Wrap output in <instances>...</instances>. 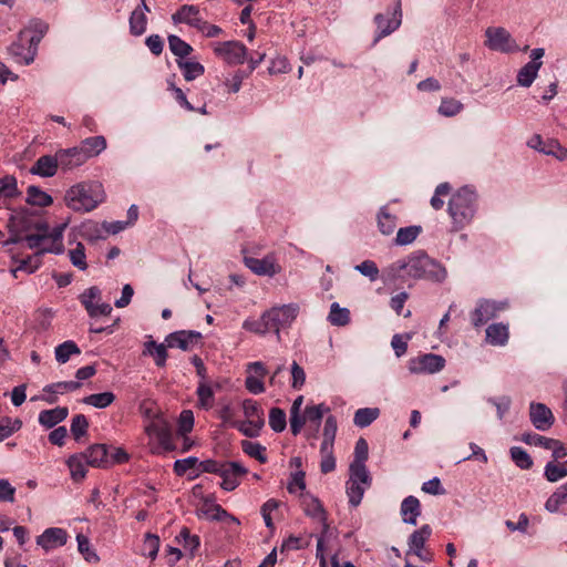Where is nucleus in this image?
<instances>
[{"mask_svg":"<svg viewBox=\"0 0 567 567\" xmlns=\"http://www.w3.org/2000/svg\"><path fill=\"white\" fill-rule=\"evenodd\" d=\"M176 63L186 81H193L205 72L204 65L196 61L176 60Z\"/></svg>","mask_w":567,"mask_h":567,"instance_id":"4c0bfd02","label":"nucleus"},{"mask_svg":"<svg viewBox=\"0 0 567 567\" xmlns=\"http://www.w3.org/2000/svg\"><path fill=\"white\" fill-rule=\"evenodd\" d=\"M69 257L72 265L80 270H85L87 268L85 248L83 244L78 243L76 247L69 251Z\"/></svg>","mask_w":567,"mask_h":567,"instance_id":"e2e57ef3","label":"nucleus"},{"mask_svg":"<svg viewBox=\"0 0 567 567\" xmlns=\"http://www.w3.org/2000/svg\"><path fill=\"white\" fill-rule=\"evenodd\" d=\"M522 440L526 444L540 446L546 450L550 449V444H556L555 439L546 437L536 433H526L523 435Z\"/></svg>","mask_w":567,"mask_h":567,"instance_id":"0e129e2a","label":"nucleus"},{"mask_svg":"<svg viewBox=\"0 0 567 567\" xmlns=\"http://www.w3.org/2000/svg\"><path fill=\"white\" fill-rule=\"evenodd\" d=\"M368 455H369L368 442L363 437H360L355 443L354 460L350 464L349 468L368 471V468L365 466V461L368 460Z\"/></svg>","mask_w":567,"mask_h":567,"instance_id":"c9c22d12","label":"nucleus"},{"mask_svg":"<svg viewBox=\"0 0 567 567\" xmlns=\"http://www.w3.org/2000/svg\"><path fill=\"white\" fill-rule=\"evenodd\" d=\"M463 110V104L455 99H442L439 113L443 116H454Z\"/></svg>","mask_w":567,"mask_h":567,"instance_id":"680f3d73","label":"nucleus"},{"mask_svg":"<svg viewBox=\"0 0 567 567\" xmlns=\"http://www.w3.org/2000/svg\"><path fill=\"white\" fill-rule=\"evenodd\" d=\"M545 54L543 48L533 49L530 61L526 63L517 73V83L523 87H529L537 78L538 71L543 65L542 59Z\"/></svg>","mask_w":567,"mask_h":567,"instance_id":"f8f14e48","label":"nucleus"},{"mask_svg":"<svg viewBox=\"0 0 567 567\" xmlns=\"http://www.w3.org/2000/svg\"><path fill=\"white\" fill-rule=\"evenodd\" d=\"M329 411L330 409L326 406L323 403L317 405H307L305 409L303 416L306 419V422H309L316 426L317 431L321 424L323 413Z\"/></svg>","mask_w":567,"mask_h":567,"instance_id":"a18cd8bd","label":"nucleus"},{"mask_svg":"<svg viewBox=\"0 0 567 567\" xmlns=\"http://www.w3.org/2000/svg\"><path fill=\"white\" fill-rule=\"evenodd\" d=\"M486 47L491 50L498 51L502 53H512L519 50L516 41L513 39L511 33L502 27H489L485 31Z\"/></svg>","mask_w":567,"mask_h":567,"instance_id":"1a4fd4ad","label":"nucleus"},{"mask_svg":"<svg viewBox=\"0 0 567 567\" xmlns=\"http://www.w3.org/2000/svg\"><path fill=\"white\" fill-rule=\"evenodd\" d=\"M115 401L113 392L106 391L102 393H94L82 399L84 404L94 406L96 409H105Z\"/></svg>","mask_w":567,"mask_h":567,"instance_id":"79ce46f5","label":"nucleus"},{"mask_svg":"<svg viewBox=\"0 0 567 567\" xmlns=\"http://www.w3.org/2000/svg\"><path fill=\"white\" fill-rule=\"evenodd\" d=\"M168 47L176 60H185L193 52L192 45L175 34L168 35Z\"/></svg>","mask_w":567,"mask_h":567,"instance_id":"ea45409f","label":"nucleus"},{"mask_svg":"<svg viewBox=\"0 0 567 567\" xmlns=\"http://www.w3.org/2000/svg\"><path fill=\"white\" fill-rule=\"evenodd\" d=\"M196 465H199V461L195 456L176 460L174 463V472L177 476H184L188 470H193Z\"/></svg>","mask_w":567,"mask_h":567,"instance_id":"338daca9","label":"nucleus"},{"mask_svg":"<svg viewBox=\"0 0 567 567\" xmlns=\"http://www.w3.org/2000/svg\"><path fill=\"white\" fill-rule=\"evenodd\" d=\"M372 478L369 471L349 468V480L347 481L346 492L351 506L357 507L370 487Z\"/></svg>","mask_w":567,"mask_h":567,"instance_id":"0eeeda50","label":"nucleus"},{"mask_svg":"<svg viewBox=\"0 0 567 567\" xmlns=\"http://www.w3.org/2000/svg\"><path fill=\"white\" fill-rule=\"evenodd\" d=\"M166 343H156L154 340H150L144 344V355H151L157 367H165L167 360Z\"/></svg>","mask_w":567,"mask_h":567,"instance_id":"7c9ffc66","label":"nucleus"},{"mask_svg":"<svg viewBox=\"0 0 567 567\" xmlns=\"http://www.w3.org/2000/svg\"><path fill=\"white\" fill-rule=\"evenodd\" d=\"M49 25L41 19L33 18L29 21L28 25L21 31H27L30 38L29 42H33L39 47V43L48 32Z\"/></svg>","mask_w":567,"mask_h":567,"instance_id":"473e14b6","label":"nucleus"},{"mask_svg":"<svg viewBox=\"0 0 567 567\" xmlns=\"http://www.w3.org/2000/svg\"><path fill=\"white\" fill-rule=\"evenodd\" d=\"M27 203L33 206L47 207L53 203V199L38 186L32 185L27 189Z\"/></svg>","mask_w":567,"mask_h":567,"instance_id":"58836bf2","label":"nucleus"},{"mask_svg":"<svg viewBox=\"0 0 567 567\" xmlns=\"http://www.w3.org/2000/svg\"><path fill=\"white\" fill-rule=\"evenodd\" d=\"M214 52L228 64H243L246 60L247 49L238 41L217 42Z\"/></svg>","mask_w":567,"mask_h":567,"instance_id":"ddd939ff","label":"nucleus"},{"mask_svg":"<svg viewBox=\"0 0 567 567\" xmlns=\"http://www.w3.org/2000/svg\"><path fill=\"white\" fill-rule=\"evenodd\" d=\"M511 457L513 462L522 470H529L533 466L530 455L519 446L511 447Z\"/></svg>","mask_w":567,"mask_h":567,"instance_id":"5fc2aeb1","label":"nucleus"},{"mask_svg":"<svg viewBox=\"0 0 567 567\" xmlns=\"http://www.w3.org/2000/svg\"><path fill=\"white\" fill-rule=\"evenodd\" d=\"M423 272L424 277H422V279H427L435 282H441L446 278L445 268L436 260L430 258L426 254Z\"/></svg>","mask_w":567,"mask_h":567,"instance_id":"2f4dec72","label":"nucleus"},{"mask_svg":"<svg viewBox=\"0 0 567 567\" xmlns=\"http://www.w3.org/2000/svg\"><path fill=\"white\" fill-rule=\"evenodd\" d=\"M81 454L84 456L86 464L92 467L106 468L111 465L105 444H93Z\"/></svg>","mask_w":567,"mask_h":567,"instance_id":"aec40b11","label":"nucleus"},{"mask_svg":"<svg viewBox=\"0 0 567 567\" xmlns=\"http://www.w3.org/2000/svg\"><path fill=\"white\" fill-rule=\"evenodd\" d=\"M29 40L28 32L20 31L17 40L7 48L8 54L14 62L29 65L34 61L39 47Z\"/></svg>","mask_w":567,"mask_h":567,"instance_id":"423d86ee","label":"nucleus"},{"mask_svg":"<svg viewBox=\"0 0 567 567\" xmlns=\"http://www.w3.org/2000/svg\"><path fill=\"white\" fill-rule=\"evenodd\" d=\"M544 476L550 483L558 482L567 476V466L565 463L548 462L545 466Z\"/></svg>","mask_w":567,"mask_h":567,"instance_id":"09e8293b","label":"nucleus"},{"mask_svg":"<svg viewBox=\"0 0 567 567\" xmlns=\"http://www.w3.org/2000/svg\"><path fill=\"white\" fill-rule=\"evenodd\" d=\"M243 411L246 417L245 422L233 424L247 437H257L265 425V416L261 406L257 401L246 399L243 401Z\"/></svg>","mask_w":567,"mask_h":567,"instance_id":"7ed1b4c3","label":"nucleus"},{"mask_svg":"<svg viewBox=\"0 0 567 567\" xmlns=\"http://www.w3.org/2000/svg\"><path fill=\"white\" fill-rule=\"evenodd\" d=\"M431 533L432 528L430 525H423L421 528L414 530L409 538V550L422 560H425L422 556V548L426 539L431 536Z\"/></svg>","mask_w":567,"mask_h":567,"instance_id":"bb28decb","label":"nucleus"},{"mask_svg":"<svg viewBox=\"0 0 567 567\" xmlns=\"http://www.w3.org/2000/svg\"><path fill=\"white\" fill-rule=\"evenodd\" d=\"M174 23H186L199 30L204 20L199 17V9L196 6L184 4L172 16Z\"/></svg>","mask_w":567,"mask_h":567,"instance_id":"4be33fe9","label":"nucleus"},{"mask_svg":"<svg viewBox=\"0 0 567 567\" xmlns=\"http://www.w3.org/2000/svg\"><path fill=\"white\" fill-rule=\"evenodd\" d=\"M69 415L66 406H56L50 410H43L39 413L38 421L45 429H52L63 422Z\"/></svg>","mask_w":567,"mask_h":567,"instance_id":"393cba45","label":"nucleus"},{"mask_svg":"<svg viewBox=\"0 0 567 567\" xmlns=\"http://www.w3.org/2000/svg\"><path fill=\"white\" fill-rule=\"evenodd\" d=\"M176 540L178 543H183L184 548L188 549L190 554H194L200 545L199 537L197 535H192L189 529L186 527L182 528L178 536H176Z\"/></svg>","mask_w":567,"mask_h":567,"instance_id":"4d7b16f0","label":"nucleus"},{"mask_svg":"<svg viewBox=\"0 0 567 567\" xmlns=\"http://www.w3.org/2000/svg\"><path fill=\"white\" fill-rule=\"evenodd\" d=\"M299 312L297 303L281 305L265 311V318L268 322L270 332H274L280 340V330L291 326Z\"/></svg>","mask_w":567,"mask_h":567,"instance_id":"20e7f679","label":"nucleus"},{"mask_svg":"<svg viewBox=\"0 0 567 567\" xmlns=\"http://www.w3.org/2000/svg\"><path fill=\"white\" fill-rule=\"evenodd\" d=\"M269 425L272 431L279 433L286 429V413L279 408H272L269 412Z\"/></svg>","mask_w":567,"mask_h":567,"instance_id":"bf43d9fd","label":"nucleus"},{"mask_svg":"<svg viewBox=\"0 0 567 567\" xmlns=\"http://www.w3.org/2000/svg\"><path fill=\"white\" fill-rule=\"evenodd\" d=\"M328 320L332 326L344 327L350 322V311L342 308L338 302H333L330 307Z\"/></svg>","mask_w":567,"mask_h":567,"instance_id":"37998d69","label":"nucleus"},{"mask_svg":"<svg viewBox=\"0 0 567 567\" xmlns=\"http://www.w3.org/2000/svg\"><path fill=\"white\" fill-rule=\"evenodd\" d=\"M202 339V333L194 330H179L169 333L165 338L168 348H178L183 351L193 349Z\"/></svg>","mask_w":567,"mask_h":567,"instance_id":"2eb2a0df","label":"nucleus"},{"mask_svg":"<svg viewBox=\"0 0 567 567\" xmlns=\"http://www.w3.org/2000/svg\"><path fill=\"white\" fill-rule=\"evenodd\" d=\"M374 23L377 24L378 32L373 40V45L377 44L382 38L391 34L402 23V10L401 0L395 2L392 10H388L386 13H378L374 17Z\"/></svg>","mask_w":567,"mask_h":567,"instance_id":"6e6552de","label":"nucleus"},{"mask_svg":"<svg viewBox=\"0 0 567 567\" xmlns=\"http://www.w3.org/2000/svg\"><path fill=\"white\" fill-rule=\"evenodd\" d=\"M302 507L307 516L322 523L324 530L328 528L327 513L319 498L310 494L302 495Z\"/></svg>","mask_w":567,"mask_h":567,"instance_id":"b1692460","label":"nucleus"},{"mask_svg":"<svg viewBox=\"0 0 567 567\" xmlns=\"http://www.w3.org/2000/svg\"><path fill=\"white\" fill-rule=\"evenodd\" d=\"M424 260L425 254L416 251L408 256L406 258L396 260L389 267V275L392 278H413L422 279L424 277Z\"/></svg>","mask_w":567,"mask_h":567,"instance_id":"39448f33","label":"nucleus"},{"mask_svg":"<svg viewBox=\"0 0 567 567\" xmlns=\"http://www.w3.org/2000/svg\"><path fill=\"white\" fill-rule=\"evenodd\" d=\"M542 153L545 155L553 156L558 161L567 159V148L554 138L546 140V144L542 147Z\"/></svg>","mask_w":567,"mask_h":567,"instance_id":"de8ad7c7","label":"nucleus"},{"mask_svg":"<svg viewBox=\"0 0 567 567\" xmlns=\"http://www.w3.org/2000/svg\"><path fill=\"white\" fill-rule=\"evenodd\" d=\"M66 464L74 482H81L85 478L87 464L81 453L71 455L68 458Z\"/></svg>","mask_w":567,"mask_h":567,"instance_id":"72a5a7b5","label":"nucleus"},{"mask_svg":"<svg viewBox=\"0 0 567 567\" xmlns=\"http://www.w3.org/2000/svg\"><path fill=\"white\" fill-rule=\"evenodd\" d=\"M169 429L167 422L158 414H155L145 426V432L150 436H163V433Z\"/></svg>","mask_w":567,"mask_h":567,"instance_id":"13d9d810","label":"nucleus"},{"mask_svg":"<svg viewBox=\"0 0 567 567\" xmlns=\"http://www.w3.org/2000/svg\"><path fill=\"white\" fill-rule=\"evenodd\" d=\"M130 32L131 34L138 37L142 35L146 30L147 18L143 10H134L130 17Z\"/></svg>","mask_w":567,"mask_h":567,"instance_id":"49530a36","label":"nucleus"},{"mask_svg":"<svg viewBox=\"0 0 567 567\" xmlns=\"http://www.w3.org/2000/svg\"><path fill=\"white\" fill-rule=\"evenodd\" d=\"M81 388V382L79 381H62L48 384L43 388V391L49 393V396H45L43 400L49 404H53L56 402L58 398L55 394H62L65 392H73Z\"/></svg>","mask_w":567,"mask_h":567,"instance_id":"a878e982","label":"nucleus"},{"mask_svg":"<svg viewBox=\"0 0 567 567\" xmlns=\"http://www.w3.org/2000/svg\"><path fill=\"white\" fill-rule=\"evenodd\" d=\"M66 540V530L59 527L47 528L40 536L37 537V544L45 551L65 545Z\"/></svg>","mask_w":567,"mask_h":567,"instance_id":"6ab92c4d","label":"nucleus"},{"mask_svg":"<svg viewBox=\"0 0 567 567\" xmlns=\"http://www.w3.org/2000/svg\"><path fill=\"white\" fill-rule=\"evenodd\" d=\"M361 275L368 277L371 281H375L379 277V268L373 260H364L354 267Z\"/></svg>","mask_w":567,"mask_h":567,"instance_id":"69168bd1","label":"nucleus"},{"mask_svg":"<svg viewBox=\"0 0 567 567\" xmlns=\"http://www.w3.org/2000/svg\"><path fill=\"white\" fill-rule=\"evenodd\" d=\"M159 549V538L153 534H146L142 546V555L155 559Z\"/></svg>","mask_w":567,"mask_h":567,"instance_id":"052dcab7","label":"nucleus"},{"mask_svg":"<svg viewBox=\"0 0 567 567\" xmlns=\"http://www.w3.org/2000/svg\"><path fill=\"white\" fill-rule=\"evenodd\" d=\"M445 367V359L435 353H426L409 360V371L413 374H433Z\"/></svg>","mask_w":567,"mask_h":567,"instance_id":"9b49d317","label":"nucleus"},{"mask_svg":"<svg viewBox=\"0 0 567 567\" xmlns=\"http://www.w3.org/2000/svg\"><path fill=\"white\" fill-rule=\"evenodd\" d=\"M567 503V497L558 488L547 498L545 508L549 513L558 512L559 507Z\"/></svg>","mask_w":567,"mask_h":567,"instance_id":"774afa93","label":"nucleus"},{"mask_svg":"<svg viewBox=\"0 0 567 567\" xmlns=\"http://www.w3.org/2000/svg\"><path fill=\"white\" fill-rule=\"evenodd\" d=\"M378 227L383 235H391L396 228V216L391 215L385 206L378 214Z\"/></svg>","mask_w":567,"mask_h":567,"instance_id":"a19ab883","label":"nucleus"},{"mask_svg":"<svg viewBox=\"0 0 567 567\" xmlns=\"http://www.w3.org/2000/svg\"><path fill=\"white\" fill-rule=\"evenodd\" d=\"M380 415L378 408H362L355 411L353 423L358 427H367L373 423Z\"/></svg>","mask_w":567,"mask_h":567,"instance_id":"e433bc0d","label":"nucleus"},{"mask_svg":"<svg viewBox=\"0 0 567 567\" xmlns=\"http://www.w3.org/2000/svg\"><path fill=\"white\" fill-rule=\"evenodd\" d=\"M87 430L89 421L85 415L76 414L72 417L70 431L75 441H80L87 434Z\"/></svg>","mask_w":567,"mask_h":567,"instance_id":"864d4df0","label":"nucleus"},{"mask_svg":"<svg viewBox=\"0 0 567 567\" xmlns=\"http://www.w3.org/2000/svg\"><path fill=\"white\" fill-rule=\"evenodd\" d=\"M508 326L502 322L492 323L486 328V342L492 346L503 347L508 342Z\"/></svg>","mask_w":567,"mask_h":567,"instance_id":"cd10ccee","label":"nucleus"},{"mask_svg":"<svg viewBox=\"0 0 567 567\" xmlns=\"http://www.w3.org/2000/svg\"><path fill=\"white\" fill-rule=\"evenodd\" d=\"M59 167L60 159L56 152L54 155L40 156L30 168V173L41 177H52L56 174Z\"/></svg>","mask_w":567,"mask_h":567,"instance_id":"412c9836","label":"nucleus"},{"mask_svg":"<svg viewBox=\"0 0 567 567\" xmlns=\"http://www.w3.org/2000/svg\"><path fill=\"white\" fill-rule=\"evenodd\" d=\"M196 394L198 398V405L204 410L213 408L215 402L214 388L207 381H199Z\"/></svg>","mask_w":567,"mask_h":567,"instance_id":"f704fd0d","label":"nucleus"},{"mask_svg":"<svg viewBox=\"0 0 567 567\" xmlns=\"http://www.w3.org/2000/svg\"><path fill=\"white\" fill-rule=\"evenodd\" d=\"M421 230L422 228L420 226H409L400 228L396 233L394 241L399 246L412 244L416 239Z\"/></svg>","mask_w":567,"mask_h":567,"instance_id":"3c124183","label":"nucleus"},{"mask_svg":"<svg viewBox=\"0 0 567 567\" xmlns=\"http://www.w3.org/2000/svg\"><path fill=\"white\" fill-rule=\"evenodd\" d=\"M477 209V194L470 186L457 189L450 198L447 212L452 230L460 231L472 223Z\"/></svg>","mask_w":567,"mask_h":567,"instance_id":"f257e3e1","label":"nucleus"},{"mask_svg":"<svg viewBox=\"0 0 567 567\" xmlns=\"http://www.w3.org/2000/svg\"><path fill=\"white\" fill-rule=\"evenodd\" d=\"M243 451L250 457L256 458L258 462L265 464L267 462L266 447L261 444L252 441L241 442Z\"/></svg>","mask_w":567,"mask_h":567,"instance_id":"603ef678","label":"nucleus"},{"mask_svg":"<svg viewBox=\"0 0 567 567\" xmlns=\"http://www.w3.org/2000/svg\"><path fill=\"white\" fill-rule=\"evenodd\" d=\"M508 308L507 301H496L481 299L476 308L471 313V320L474 327L478 328L497 317V315Z\"/></svg>","mask_w":567,"mask_h":567,"instance_id":"9d476101","label":"nucleus"},{"mask_svg":"<svg viewBox=\"0 0 567 567\" xmlns=\"http://www.w3.org/2000/svg\"><path fill=\"white\" fill-rule=\"evenodd\" d=\"M243 328L256 334H266L270 332L267 319L265 318V312L261 315L259 319H246L243 322Z\"/></svg>","mask_w":567,"mask_h":567,"instance_id":"6e6d98bb","label":"nucleus"},{"mask_svg":"<svg viewBox=\"0 0 567 567\" xmlns=\"http://www.w3.org/2000/svg\"><path fill=\"white\" fill-rule=\"evenodd\" d=\"M247 473V468L238 462L224 463L219 476L223 478L220 487L227 492L234 491L239 485V477Z\"/></svg>","mask_w":567,"mask_h":567,"instance_id":"a211bd4d","label":"nucleus"},{"mask_svg":"<svg viewBox=\"0 0 567 567\" xmlns=\"http://www.w3.org/2000/svg\"><path fill=\"white\" fill-rule=\"evenodd\" d=\"M529 419L538 431H547L555 422L551 410L544 403L532 402L529 405Z\"/></svg>","mask_w":567,"mask_h":567,"instance_id":"f3484780","label":"nucleus"},{"mask_svg":"<svg viewBox=\"0 0 567 567\" xmlns=\"http://www.w3.org/2000/svg\"><path fill=\"white\" fill-rule=\"evenodd\" d=\"M244 262L247 268L258 276L274 277L282 270L274 254H269L261 259L245 257Z\"/></svg>","mask_w":567,"mask_h":567,"instance_id":"4468645a","label":"nucleus"},{"mask_svg":"<svg viewBox=\"0 0 567 567\" xmlns=\"http://www.w3.org/2000/svg\"><path fill=\"white\" fill-rule=\"evenodd\" d=\"M247 373L245 380L246 389L252 394H260L265 392L262 379L267 375L268 371L265 364L260 361L251 362L247 365Z\"/></svg>","mask_w":567,"mask_h":567,"instance_id":"dca6fc26","label":"nucleus"},{"mask_svg":"<svg viewBox=\"0 0 567 567\" xmlns=\"http://www.w3.org/2000/svg\"><path fill=\"white\" fill-rule=\"evenodd\" d=\"M105 199L102 184L84 182L73 185L65 194L66 206L78 213H89Z\"/></svg>","mask_w":567,"mask_h":567,"instance_id":"f03ea898","label":"nucleus"},{"mask_svg":"<svg viewBox=\"0 0 567 567\" xmlns=\"http://www.w3.org/2000/svg\"><path fill=\"white\" fill-rule=\"evenodd\" d=\"M20 195L17 178L12 175L0 177V197L14 198Z\"/></svg>","mask_w":567,"mask_h":567,"instance_id":"8fccbe9b","label":"nucleus"},{"mask_svg":"<svg viewBox=\"0 0 567 567\" xmlns=\"http://www.w3.org/2000/svg\"><path fill=\"white\" fill-rule=\"evenodd\" d=\"M80 353H81L80 348L72 340L62 342L54 350L55 360L62 364L66 363L70 360V357L72 354H80Z\"/></svg>","mask_w":567,"mask_h":567,"instance_id":"c03bdc74","label":"nucleus"},{"mask_svg":"<svg viewBox=\"0 0 567 567\" xmlns=\"http://www.w3.org/2000/svg\"><path fill=\"white\" fill-rule=\"evenodd\" d=\"M60 167L63 171H71L83 165L87 158L79 146L58 151Z\"/></svg>","mask_w":567,"mask_h":567,"instance_id":"5701e85b","label":"nucleus"},{"mask_svg":"<svg viewBox=\"0 0 567 567\" xmlns=\"http://www.w3.org/2000/svg\"><path fill=\"white\" fill-rule=\"evenodd\" d=\"M79 147L89 159L97 156L106 148V140L102 135L87 137L81 142Z\"/></svg>","mask_w":567,"mask_h":567,"instance_id":"c756f323","label":"nucleus"},{"mask_svg":"<svg viewBox=\"0 0 567 567\" xmlns=\"http://www.w3.org/2000/svg\"><path fill=\"white\" fill-rule=\"evenodd\" d=\"M421 514L420 501L415 496H408L401 504V515L403 522L411 525H416V518Z\"/></svg>","mask_w":567,"mask_h":567,"instance_id":"c85d7f7f","label":"nucleus"}]
</instances>
